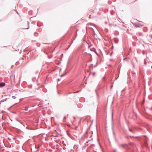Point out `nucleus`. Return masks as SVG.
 <instances>
[{
  "instance_id": "1",
  "label": "nucleus",
  "mask_w": 152,
  "mask_h": 152,
  "mask_svg": "<svg viewBox=\"0 0 152 152\" xmlns=\"http://www.w3.org/2000/svg\"><path fill=\"white\" fill-rule=\"evenodd\" d=\"M135 25L136 27H140V26H143V25L142 24L140 23H136Z\"/></svg>"
},
{
  "instance_id": "2",
  "label": "nucleus",
  "mask_w": 152,
  "mask_h": 152,
  "mask_svg": "<svg viewBox=\"0 0 152 152\" xmlns=\"http://www.w3.org/2000/svg\"><path fill=\"white\" fill-rule=\"evenodd\" d=\"M5 83H0V87H3L5 86Z\"/></svg>"
},
{
  "instance_id": "5",
  "label": "nucleus",
  "mask_w": 152,
  "mask_h": 152,
  "mask_svg": "<svg viewBox=\"0 0 152 152\" xmlns=\"http://www.w3.org/2000/svg\"><path fill=\"white\" fill-rule=\"evenodd\" d=\"M129 130L130 132H132V129H129Z\"/></svg>"
},
{
  "instance_id": "6",
  "label": "nucleus",
  "mask_w": 152,
  "mask_h": 152,
  "mask_svg": "<svg viewBox=\"0 0 152 152\" xmlns=\"http://www.w3.org/2000/svg\"><path fill=\"white\" fill-rule=\"evenodd\" d=\"M77 126H76L74 128V129H75V130H76L77 129Z\"/></svg>"
},
{
  "instance_id": "3",
  "label": "nucleus",
  "mask_w": 152,
  "mask_h": 152,
  "mask_svg": "<svg viewBox=\"0 0 152 152\" xmlns=\"http://www.w3.org/2000/svg\"><path fill=\"white\" fill-rule=\"evenodd\" d=\"M124 146H127V145L126 144H121L120 145V146L122 147H124Z\"/></svg>"
},
{
  "instance_id": "9",
  "label": "nucleus",
  "mask_w": 152,
  "mask_h": 152,
  "mask_svg": "<svg viewBox=\"0 0 152 152\" xmlns=\"http://www.w3.org/2000/svg\"><path fill=\"white\" fill-rule=\"evenodd\" d=\"M113 114H112V117H113Z\"/></svg>"
},
{
  "instance_id": "4",
  "label": "nucleus",
  "mask_w": 152,
  "mask_h": 152,
  "mask_svg": "<svg viewBox=\"0 0 152 152\" xmlns=\"http://www.w3.org/2000/svg\"><path fill=\"white\" fill-rule=\"evenodd\" d=\"M28 107H26L25 109H24V110L26 111H27L28 110Z\"/></svg>"
},
{
  "instance_id": "7",
  "label": "nucleus",
  "mask_w": 152,
  "mask_h": 152,
  "mask_svg": "<svg viewBox=\"0 0 152 152\" xmlns=\"http://www.w3.org/2000/svg\"><path fill=\"white\" fill-rule=\"evenodd\" d=\"M63 76V75H61V76H61V77H62Z\"/></svg>"
},
{
  "instance_id": "8",
  "label": "nucleus",
  "mask_w": 152,
  "mask_h": 152,
  "mask_svg": "<svg viewBox=\"0 0 152 152\" xmlns=\"http://www.w3.org/2000/svg\"><path fill=\"white\" fill-rule=\"evenodd\" d=\"M58 81H59V79H58Z\"/></svg>"
}]
</instances>
